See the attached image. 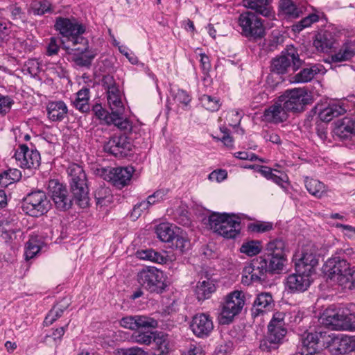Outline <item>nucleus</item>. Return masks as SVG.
<instances>
[{"label": "nucleus", "mask_w": 355, "mask_h": 355, "mask_svg": "<svg viewBox=\"0 0 355 355\" xmlns=\"http://www.w3.org/2000/svg\"><path fill=\"white\" fill-rule=\"evenodd\" d=\"M136 321L135 315L126 316L120 320V324L124 328L131 330H136L138 329V326L136 324Z\"/></svg>", "instance_id": "63"}, {"label": "nucleus", "mask_w": 355, "mask_h": 355, "mask_svg": "<svg viewBox=\"0 0 355 355\" xmlns=\"http://www.w3.org/2000/svg\"><path fill=\"white\" fill-rule=\"evenodd\" d=\"M238 23L242 35L249 39H261L265 35L263 21L254 12H245L241 14Z\"/></svg>", "instance_id": "9"}, {"label": "nucleus", "mask_w": 355, "mask_h": 355, "mask_svg": "<svg viewBox=\"0 0 355 355\" xmlns=\"http://www.w3.org/2000/svg\"><path fill=\"white\" fill-rule=\"evenodd\" d=\"M263 116L267 122L279 123L288 119V112L278 98L272 105L264 110Z\"/></svg>", "instance_id": "23"}, {"label": "nucleus", "mask_w": 355, "mask_h": 355, "mask_svg": "<svg viewBox=\"0 0 355 355\" xmlns=\"http://www.w3.org/2000/svg\"><path fill=\"white\" fill-rule=\"evenodd\" d=\"M168 190L166 189H161L157 190L152 195L148 197V202H151L152 205L160 202L166 198Z\"/></svg>", "instance_id": "59"}, {"label": "nucleus", "mask_w": 355, "mask_h": 355, "mask_svg": "<svg viewBox=\"0 0 355 355\" xmlns=\"http://www.w3.org/2000/svg\"><path fill=\"white\" fill-rule=\"evenodd\" d=\"M47 116L52 121H61L66 116L68 109L62 101H51L46 105Z\"/></svg>", "instance_id": "28"}, {"label": "nucleus", "mask_w": 355, "mask_h": 355, "mask_svg": "<svg viewBox=\"0 0 355 355\" xmlns=\"http://www.w3.org/2000/svg\"><path fill=\"white\" fill-rule=\"evenodd\" d=\"M324 343L333 355L345 354L355 351V336L331 334L327 336Z\"/></svg>", "instance_id": "11"}, {"label": "nucleus", "mask_w": 355, "mask_h": 355, "mask_svg": "<svg viewBox=\"0 0 355 355\" xmlns=\"http://www.w3.org/2000/svg\"><path fill=\"white\" fill-rule=\"evenodd\" d=\"M136 324L139 329L155 328L157 326V322L155 319L145 315H135Z\"/></svg>", "instance_id": "54"}, {"label": "nucleus", "mask_w": 355, "mask_h": 355, "mask_svg": "<svg viewBox=\"0 0 355 355\" xmlns=\"http://www.w3.org/2000/svg\"><path fill=\"white\" fill-rule=\"evenodd\" d=\"M321 338L323 342L326 340V333L322 331L304 333L301 338L302 347L295 355H325L318 349V344Z\"/></svg>", "instance_id": "16"}, {"label": "nucleus", "mask_w": 355, "mask_h": 355, "mask_svg": "<svg viewBox=\"0 0 355 355\" xmlns=\"http://www.w3.org/2000/svg\"><path fill=\"white\" fill-rule=\"evenodd\" d=\"M138 259L146 260L157 263H166L167 257L153 249L138 250L136 253Z\"/></svg>", "instance_id": "37"}, {"label": "nucleus", "mask_w": 355, "mask_h": 355, "mask_svg": "<svg viewBox=\"0 0 355 355\" xmlns=\"http://www.w3.org/2000/svg\"><path fill=\"white\" fill-rule=\"evenodd\" d=\"M305 187L308 192L317 198H321L327 193V187L318 180L306 178Z\"/></svg>", "instance_id": "33"}, {"label": "nucleus", "mask_w": 355, "mask_h": 355, "mask_svg": "<svg viewBox=\"0 0 355 355\" xmlns=\"http://www.w3.org/2000/svg\"><path fill=\"white\" fill-rule=\"evenodd\" d=\"M96 206L102 207L108 206L112 202V196L109 188L100 186L94 191Z\"/></svg>", "instance_id": "42"}, {"label": "nucleus", "mask_w": 355, "mask_h": 355, "mask_svg": "<svg viewBox=\"0 0 355 355\" xmlns=\"http://www.w3.org/2000/svg\"><path fill=\"white\" fill-rule=\"evenodd\" d=\"M346 272L338 279V284L345 288L352 289L355 287V267L346 270Z\"/></svg>", "instance_id": "47"}, {"label": "nucleus", "mask_w": 355, "mask_h": 355, "mask_svg": "<svg viewBox=\"0 0 355 355\" xmlns=\"http://www.w3.org/2000/svg\"><path fill=\"white\" fill-rule=\"evenodd\" d=\"M293 260L297 272L312 275L318 264L315 247L313 245L303 247L300 252L295 253Z\"/></svg>", "instance_id": "8"}, {"label": "nucleus", "mask_w": 355, "mask_h": 355, "mask_svg": "<svg viewBox=\"0 0 355 355\" xmlns=\"http://www.w3.org/2000/svg\"><path fill=\"white\" fill-rule=\"evenodd\" d=\"M345 112V109L341 105L331 104L322 110L319 113V116L322 121L329 122L334 118L343 114Z\"/></svg>", "instance_id": "39"}, {"label": "nucleus", "mask_w": 355, "mask_h": 355, "mask_svg": "<svg viewBox=\"0 0 355 355\" xmlns=\"http://www.w3.org/2000/svg\"><path fill=\"white\" fill-rule=\"evenodd\" d=\"M26 70L33 76H36L40 71V63L36 59H29L25 64Z\"/></svg>", "instance_id": "64"}, {"label": "nucleus", "mask_w": 355, "mask_h": 355, "mask_svg": "<svg viewBox=\"0 0 355 355\" xmlns=\"http://www.w3.org/2000/svg\"><path fill=\"white\" fill-rule=\"evenodd\" d=\"M264 254L275 256H286L285 242L280 239L269 241L265 247Z\"/></svg>", "instance_id": "43"}, {"label": "nucleus", "mask_w": 355, "mask_h": 355, "mask_svg": "<svg viewBox=\"0 0 355 355\" xmlns=\"http://www.w3.org/2000/svg\"><path fill=\"white\" fill-rule=\"evenodd\" d=\"M173 246L175 249L180 250L181 252H184L188 250L190 248V241L188 239L187 234L181 231L180 229L179 232H177L174 236Z\"/></svg>", "instance_id": "44"}, {"label": "nucleus", "mask_w": 355, "mask_h": 355, "mask_svg": "<svg viewBox=\"0 0 355 355\" xmlns=\"http://www.w3.org/2000/svg\"><path fill=\"white\" fill-rule=\"evenodd\" d=\"M55 28L67 39V41L71 40L72 37L82 35L85 31V27L75 19H70L61 17L56 19Z\"/></svg>", "instance_id": "20"}, {"label": "nucleus", "mask_w": 355, "mask_h": 355, "mask_svg": "<svg viewBox=\"0 0 355 355\" xmlns=\"http://www.w3.org/2000/svg\"><path fill=\"white\" fill-rule=\"evenodd\" d=\"M68 306L69 303L67 302L62 303V302H60L55 304L48 313L44 320V324L46 326L52 324L63 315L64 311L67 310Z\"/></svg>", "instance_id": "41"}, {"label": "nucleus", "mask_w": 355, "mask_h": 355, "mask_svg": "<svg viewBox=\"0 0 355 355\" xmlns=\"http://www.w3.org/2000/svg\"><path fill=\"white\" fill-rule=\"evenodd\" d=\"M139 284L150 293H162L167 287L164 272L155 267H145L137 275Z\"/></svg>", "instance_id": "5"}, {"label": "nucleus", "mask_w": 355, "mask_h": 355, "mask_svg": "<svg viewBox=\"0 0 355 355\" xmlns=\"http://www.w3.org/2000/svg\"><path fill=\"white\" fill-rule=\"evenodd\" d=\"M348 267L349 263L345 259L334 257L326 261L324 266V271L328 274L331 279L338 282V279L343 275V273L346 272Z\"/></svg>", "instance_id": "22"}, {"label": "nucleus", "mask_w": 355, "mask_h": 355, "mask_svg": "<svg viewBox=\"0 0 355 355\" xmlns=\"http://www.w3.org/2000/svg\"><path fill=\"white\" fill-rule=\"evenodd\" d=\"M92 112H94V115L98 118L99 120L103 121L107 125H110V123L112 121V119L113 116V113L111 112L110 114L107 112V110H105L101 105L100 104H96L93 106Z\"/></svg>", "instance_id": "52"}, {"label": "nucleus", "mask_w": 355, "mask_h": 355, "mask_svg": "<svg viewBox=\"0 0 355 355\" xmlns=\"http://www.w3.org/2000/svg\"><path fill=\"white\" fill-rule=\"evenodd\" d=\"M51 204L46 193L37 190L29 193L23 200L22 209L29 216L39 217L46 214Z\"/></svg>", "instance_id": "7"}, {"label": "nucleus", "mask_w": 355, "mask_h": 355, "mask_svg": "<svg viewBox=\"0 0 355 355\" xmlns=\"http://www.w3.org/2000/svg\"><path fill=\"white\" fill-rule=\"evenodd\" d=\"M273 227V225L270 222H257L253 224H251L249 226V228L252 232H258V233H263L268 231H270Z\"/></svg>", "instance_id": "58"}, {"label": "nucleus", "mask_w": 355, "mask_h": 355, "mask_svg": "<svg viewBox=\"0 0 355 355\" xmlns=\"http://www.w3.org/2000/svg\"><path fill=\"white\" fill-rule=\"evenodd\" d=\"M70 178V188L76 203L81 208L89 205L87 179L83 167L77 164H71L67 168Z\"/></svg>", "instance_id": "1"}, {"label": "nucleus", "mask_w": 355, "mask_h": 355, "mask_svg": "<svg viewBox=\"0 0 355 355\" xmlns=\"http://www.w3.org/2000/svg\"><path fill=\"white\" fill-rule=\"evenodd\" d=\"M154 347L153 355H164L168 352L169 341L167 336L162 333H155L152 341Z\"/></svg>", "instance_id": "36"}, {"label": "nucleus", "mask_w": 355, "mask_h": 355, "mask_svg": "<svg viewBox=\"0 0 355 355\" xmlns=\"http://www.w3.org/2000/svg\"><path fill=\"white\" fill-rule=\"evenodd\" d=\"M133 148L131 139L125 134L114 135L105 142L103 149L116 157L123 158L130 154Z\"/></svg>", "instance_id": "12"}, {"label": "nucleus", "mask_w": 355, "mask_h": 355, "mask_svg": "<svg viewBox=\"0 0 355 355\" xmlns=\"http://www.w3.org/2000/svg\"><path fill=\"white\" fill-rule=\"evenodd\" d=\"M268 272L269 271L265 261L263 260L261 257H257L243 268L241 282L245 285L261 282L265 280Z\"/></svg>", "instance_id": "13"}, {"label": "nucleus", "mask_w": 355, "mask_h": 355, "mask_svg": "<svg viewBox=\"0 0 355 355\" xmlns=\"http://www.w3.org/2000/svg\"><path fill=\"white\" fill-rule=\"evenodd\" d=\"M318 15L316 14H310L301 19L297 24L294 25L293 30L300 32L304 28L309 27L313 23L318 21Z\"/></svg>", "instance_id": "53"}, {"label": "nucleus", "mask_w": 355, "mask_h": 355, "mask_svg": "<svg viewBox=\"0 0 355 355\" xmlns=\"http://www.w3.org/2000/svg\"><path fill=\"white\" fill-rule=\"evenodd\" d=\"M62 42L59 38L51 37L46 47V55L49 56L57 55L60 50V44L62 45Z\"/></svg>", "instance_id": "56"}, {"label": "nucleus", "mask_w": 355, "mask_h": 355, "mask_svg": "<svg viewBox=\"0 0 355 355\" xmlns=\"http://www.w3.org/2000/svg\"><path fill=\"white\" fill-rule=\"evenodd\" d=\"M309 274H295L290 275L287 277L286 286L291 292L305 291L310 286L311 280Z\"/></svg>", "instance_id": "25"}, {"label": "nucleus", "mask_w": 355, "mask_h": 355, "mask_svg": "<svg viewBox=\"0 0 355 355\" xmlns=\"http://www.w3.org/2000/svg\"><path fill=\"white\" fill-rule=\"evenodd\" d=\"M116 355H148V353L140 347H132L119 349Z\"/></svg>", "instance_id": "61"}, {"label": "nucleus", "mask_w": 355, "mask_h": 355, "mask_svg": "<svg viewBox=\"0 0 355 355\" xmlns=\"http://www.w3.org/2000/svg\"><path fill=\"white\" fill-rule=\"evenodd\" d=\"M190 327L193 333L200 338L209 336L214 329L212 320L206 313H199L193 316Z\"/></svg>", "instance_id": "21"}, {"label": "nucleus", "mask_w": 355, "mask_h": 355, "mask_svg": "<svg viewBox=\"0 0 355 355\" xmlns=\"http://www.w3.org/2000/svg\"><path fill=\"white\" fill-rule=\"evenodd\" d=\"M13 104L14 101L10 96L0 94V114L8 113Z\"/></svg>", "instance_id": "60"}, {"label": "nucleus", "mask_w": 355, "mask_h": 355, "mask_svg": "<svg viewBox=\"0 0 355 355\" xmlns=\"http://www.w3.org/2000/svg\"><path fill=\"white\" fill-rule=\"evenodd\" d=\"M89 89L87 87H83L79 90L76 94V98L73 101V105L76 109L82 112H86L89 110Z\"/></svg>", "instance_id": "40"}, {"label": "nucleus", "mask_w": 355, "mask_h": 355, "mask_svg": "<svg viewBox=\"0 0 355 355\" xmlns=\"http://www.w3.org/2000/svg\"><path fill=\"white\" fill-rule=\"evenodd\" d=\"M68 44L62 42V49L72 55V60L81 67H89L97 55L96 50L90 49L89 41L80 35L72 37Z\"/></svg>", "instance_id": "2"}, {"label": "nucleus", "mask_w": 355, "mask_h": 355, "mask_svg": "<svg viewBox=\"0 0 355 355\" xmlns=\"http://www.w3.org/2000/svg\"><path fill=\"white\" fill-rule=\"evenodd\" d=\"M31 7L35 15H42L51 11V4L47 0H35Z\"/></svg>", "instance_id": "51"}, {"label": "nucleus", "mask_w": 355, "mask_h": 355, "mask_svg": "<svg viewBox=\"0 0 355 355\" xmlns=\"http://www.w3.org/2000/svg\"><path fill=\"white\" fill-rule=\"evenodd\" d=\"M134 172L132 166L110 168L104 170V179L115 187L122 189L130 183Z\"/></svg>", "instance_id": "18"}, {"label": "nucleus", "mask_w": 355, "mask_h": 355, "mask_svg": "<svg viewBox=\"0 0 355 355\" xmlns=\"http://www.w3.org/2000/svg\"><path fill=\"white\" fill-rule=\"evenodd\" d=\"M155 332L147 331H135L132 336L134 342L141 344L148 345L152 343Z\"/></svg>", "instance_id": "49"}, {"label": "nucleus", "mask_w": 355, "mask_h": 355, "mask_svg": "<svg viewBox=\"0 0 355 355\" xmlns=\"http://www.w3.org/2000/svg\"><path fill=\"white\" fill-rule=\"evenodd\" d=\"M174 100L178 103L187 106L191 102V98L186 91L178 89L175 94Z\"/></svg>", "instance_id": "62"}, {"label": "nucleus", "mask_w": 355, "mask_h": 355, "mask_svg": "<svg viewBox=\"0 0 355 355\" xmlns=\"http://www.w3.org/2000/svg\"><path fill=\"white\" fill-rule=\"evenodd\" d=\"M284 324V314L280 312L275 313L268 326L267 335L260 340L261 350L270 352L279 347L287 333Z\"/></svg>", "instance_id": "4"}, {"label": "nucleus", "mask_w": 355, "mask_h": 355, "mask_svg": "<svg viewBox=\"0 0 355 355\" xmlns=\"http://www.w3.org/2000/svg\"><path fill=\"white\" fill-rule=\"evenodd\" d=\"M49 188L51 198L58 209L65 211L71 208L73 200L65 186L55 180H51Z\"/></svg>", "instance_id": "17"}, {"label": "nucleus", "mask_w": 355, "mask_h": 355, "mask_svg": "<svg viewBox=\"0 0 355 355\" xmlns=\"http://www.w3.org/2000/svg\"><path fill=\"white\" fill-rule=\"evenodd\" d=\"M336 43L334 35L329 31L319 33L315 36L313 45L320 52H328L334 48Z\"/></svg>", "instance_id": "27"}, {"label": "nucleus", "mask_w": 355, "mask_h": 355, "mask_svg": "<svg viewBox=\"0 0 355 355\" xmlns=\"http://www.w3.org/2000/svg\"><path fill=\"white\" fill-rule=\"evenodd\" d=\"M334 133L341 139L355 136V118L345 117L336 123Z\"/></svg>", "instance_id": "24"}, {"label": "nucleus", "mask_w": 355, "mask_h": 355, "mask_svg": "<svg viewBox=\"0 0 355 355\" xmlns=\"http://www.w3.org/2000/svg\"><path fill=\"white\" fill-rule=\"evenodd\" d=\"M69 324V323L68 322L65 326L53 329L50 334H46L43 338V342L46 345H57L60 342L68 328Z\"/></svg>", "instance_id": "45"}, {"label": "nucleus", "mask_w": 355, "mask_h": 355, "mask_svg": "<svg viewBox=\"0 0 355 355\" xmlns=\"http://www.w3.org/2000/svg\"><path fill=\"white\" fill-rule=\"evenodd\" d=\"M179 230L177 226L164 223L156 227L155 233L160 241L173 244L174 236Z\"/></svg>", "instance_id": "29"}, {"label": "nucleus", "mask_w": 355, "mask_h": 355, "mask_svg": "<svg viewBox=\"0 0 355 355\" xmlns=\"http://www.w3.org/2000/svg\"><path fill=\"white\" fill-rule=\"evenodd\" d=\"M200 101L202 106L211 112L217 111L220 107L219 99L209 95H202L200 97Z\"/></svg>", "instance_id": "50"}, {"label": "nucleus", "mask_w": 355, "mask_h": 355, "mask_svg": "<svg viewBox=\"0 0 355 355\" xmlns=\"http://www.w3.org/2000/svg\"><path fill=\"white\" fill-rule=\"evenodd\" d=\"M302 64V60L300 58L297 49L293 46H287L280 55L272 59L270 70L277 74H284L290 69L293 71L297 70Z\"/></svg>", "instance_id": "6"}, {"label": "nucleus", "mask_w": 355, "mask_h": 355, "mask_svg": "<svg viewBox=\"0 0 355 355\" xmlns=\"http://www.w3.org/2000/svg\"><path fill=\"white\" fill-rule=\"evenodd\" d=\"M244 304V295L241 291H235L229 294L220 312L223 323L230 322L241 311Z\"/></svg>", "instance_id": "15"}, {"label": "nucleus", "mask_w": 355, "mask_h": 355, "mask_svg": "<svg viewBox=\"0 0 355 355\" xmlns=\"http://www.w3.org/2000/svg\"><path fill=\"white\" fill-rule=\"evenodd\" d=\"M14 157L17 164L24 168H37L40 164V154L37 150L29 149L25 144L19 146Z\"/></svg>", "instance_id": "19"}, {"label": "nucleus", "mask_w": 355, "mask_h": 355, "mask_svg": "<svg viewBox=\"0 0 355 355\" xmlns=\"http://www.w3.org/2000/svg\"><path fill=\"white\" fill-rule=\"evenodd\" d=\"M241 252L248 256H254L260 252V248L257 243L250 241L243 243L241 248Z\"/></svg>", "instance_id": "57"}, {"label": "nucleus", "mask_w": 355, "mask_h": 355, "mask_svg": "<svg viewBox=\"0 0 355 355\" xmlns=\"http://www.w3.org/2000/svg\"><path fill=\"white\" fill-rule=\"evenodd\" d=\"M279 7L289 17L297 18L302 13L301 9L292 0H281Z\"/></svg>", "instance_id": "46"}, {"label": "nucleus", "mask_w": 355, "mask_h": 355, "mask_svg": "<svg viewBox=\"0 0 355 355\" xmlns=\"http://www.w3.org/2000/svg\"><path fill=\"white\" fill-rule=\"evenodd\" d=\"M113 116L114 117L112 119V121L110 124H114L121 130L131 131L132 124L128 119H123V114H121L120 116L113 114Z\"/></svg>", "instance_id": "55"}, {"label": "nucleus", "mask_w": 355, "mask_h": 355, "mask_svg": "<svg viewBox=\"0 0 355 355\" xmlns=\"http://www.w3.org/2000/svg\"><path fill=\"white\" fill-rule=\"evenodd\" d=\"M261 257L266 263L268 270L271 273H279L282 271L286 261V256L263 254Z\"/></svg>", "instance_id": "35"}, {"label": "nucleus", "mask_w": 355, "mask_h": 355, "mask_svg": "<svg viewBox=\"0 0 355 355\" xmlns=\"http://www.w3.org/2000/svg\"><path fill=\"white\" fill-rule=\"evenodd\" d=\"M243 4L264 17H270L272 15L268 0H243Z\"/></svg>", "instance_id": "31"}, {"label": "nucleus", "mask_w": 355, "mask_h": 355, "mask_svg": "<svg viewBox=\"0 0 355 355\" xmlns=\"http://www.w3.org/2000/svg\"><path fill=\"white\" fill-rule=\"evenodd\" d=\"M322 66L314 64L309 68H304L294 76L295 83H307L311 81L315 75L320 73Z\"/></svg>", "instance_id": "38"}, {"label": "nucleus", "mask_w": 355, "mask_h": 355, "mask_svg": "<svg viewBox=\"0 0 355 355\" xmlns=\"http://www.w3.org/2000/svg\"><path fill=\"white\" fill-rule=\"evenodd\" d=\"M103 85L107 91V101L109 107L115 116L124 114L125 107L122 102L121 93L111 76H104Z\"/></svg>", "instance_id": "10"}, {"label": "nucleus", "mask_w": 355, "mask_h": 355, "mask_svg": "<svg viewBox=\"0 0 355 355\" xmlns=\"http://www.w3.org/2000/svg\"><path fill=\"white\" fill-rule=\"evenodd\" d=\"M345 320L346 316L339 311L327 309L323 314L322 322L332 329H338L343 326Z\"/></svg>", "instance_id": "32"}, {"label": "nucleus", "mask_w": 355, "mask_h": 355, "mask_svg": "<svg viewBox=\"0 0 355 355\" xmlns=\"http://www.w3.org/2000/svg\"><path fill=\"white\" fill-rule=\"evenodd\" d=\"M274 305V300L270 293H260L254 302L252 314L256 317L260 314L269 312L272 310Z\"/></svg>", "instance_id": "26"}, {"label": "nucleus", "mask_w": 355, "mask_h": 355, "mask_svg": "<svg viewBox=\"0 0 355 355\" xmlns=\"http://www.w3.org/2000/svg\"><path fill=\"white\" fill-rule=\"evenodd\" d=\"M355 55V42L344 43L339 51L331 55V59L334 62H340L349 60Z\"/></svg>", "instance_id": "30"}, {"label": "nucleus", "mask_w": 355, "mask_h": 355, "mask_svg": "<svg viewBox=\"0 0 355 355\" xmlns=\"http://www.w3.org/2000/svg\"><path fill=\"white\" fill-rule=\"evenodd\" d=\"M241 218L234 214L213 213L209 216V225L214 232L227 238H235L240 232Z\"/></svg>", "instance_id": "3"}, {"label": "nucleus", "mask_w": 355, "mask_h": 355, "mask_svg": "<svg viewBox=\"0 0 355 355\" xmlns=\"http://www.w3.org/2000/svg\"><path fill=\"white\" fill-rule=\"evenodd\" d=\"M216 287L210 279L199 281L195 288V294L199 301L205 300L211 297L215 291Z\"/></svg>", "instance_id": "34"}, {"label": "nucleus", "mask_w": 355, "mask_h": 355, "mask_svg": "<svg viewBox=\"0 0 355 355\" xmlns=\"http://www.w3.org/2000/svg\"><path fill=\"white\" fill-rule=\"evenodd\" d=\"M41 249L40 242L36 237H31L26 245L25 258L26 260L33 259Z\"/></svg>", "instance_id": "48"}, {"label": "nucleus", "mask_w": 355, "mask_h": 355, "mask_svg": "<svg viewBox=\"0 0 355 355\" xmlns=\"http://www.w3.org/2000/svg\"><path fill=\"white\" fill-rule=\"evenodd\" d=\"M279 98L288 112H301L309 103V96L304 89L297 88L286 90Z\"/></svg>", "instance_id": "14"}]
</instances>
